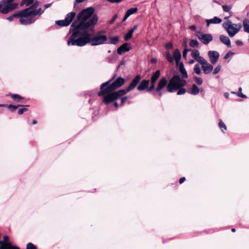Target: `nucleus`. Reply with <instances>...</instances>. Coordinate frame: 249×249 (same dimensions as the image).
I'll return each mask as SVG.
<instances>
[{"instance_id": "nucleus-1", "label": "nucleus", "mask_w": 249, "mask_h": 249, "mask_svg": "<svg viewBox=\"0 0 249 249\" xmlns=\"http://www.w3.org/2000/svg\"><path fill=\"white\" fill-rule=\"evenodd\" d=\"M94 8L88 7L82 10L78 14L76 20L71 24L70 33L72 34L68 40V45L84 46L87 43L91 46H97L107 43V36L102 35L104 31L97 32L95 35L91 37L89 32H94V28L98 20L97 15H93Z\"/></svg>"}, {"instance_id": "nucleus-2", "label": "nucleus", "mask_w": 249, "mask_h": 249, "mask_svg": "<svg viewBox=\"0 0 249 249\" xmlns=\"http://www.w3.org/2000/svg\"><path fill=\"white\" fill-rule=\"evenodd\" d=\"M116 76L115 74L109 80L102 83L100 86V90L98 93V96L103 97V102L106 105L113 102L121 96L134 90L142 79V76L140 74H137L132 79L126 89L115 91L124 85L125 82V80L124 78L119 77L115 79Z\"/></svg>"}, {"instance_id": "nucleus-3", "label": "nucleus", "mask_w": 249, "mask_h": 249, "mask_svg": "<svg viewBox=\"0 0 249 249\" xmlns=\"http://www.w3.org/2000/svg\"><path fill=\"white\" fill-rule=\"evenodd\" d=\"M187 84V82L185 79H182L178 75H174L170 79L167 86V91L169 92H173L175 91L178 90L177 95H182L186 92V89L182 88Z\"/></svg>"}, {"instance_id": "nucleus-4", "label": "nucleus", "mask_w": 249, "mask_h": 249, "mask_svg": "<svg viewBox=\"0 0 249 249\" xmlns=\"http://www.w3.org/2000/svg\"><path fill=\"white\" fill-rule=\"evenodd\" d=\"M14 0H2L0 1V12L6 14L17 8L18 3H13Z\"/></svg>"}, {"instance_id": "nucleus-5", "label": "nucleus", "mask_w": 249, "mask_h": 249, "mask_svg": "<svg viewBox=\"0 0 249 249\" xmlns=\"http://www.w3.org/2000/svg\"><path fill=\"white\" fill-rule=\"evenodd\" d=\"M223 26L231 37L234 36L242 28L241 24H231V22L230 21L224 23Z\"/></svg>"}, {"instance_id": "nucleus-6", "label": "nucleus", "mask_w": 249, "mask_h": 249, "mask_svg": "<svg viewBox=\"0 0 249 249\" xmlns=\"http://www.w3.org/2000/svg\"><path fill=\"white\" fill-rule=\"evenodd\" d=\"M15 18H19V22L21 25H27L31 24L32 21L27 20V18L22 10H21L20 11H19L7 17L6 19L9 21H12Z\"/></svg>"}, {"instance_id": "nucleus-7", "label": "nucleus", "mask_w": 249, "mask_h": 249, "mask_svg": "<svg viewBox=\"0 0 249 249\" xmlns=\"http://www.w3.org/2000/svg\"><path fill=\"white\" fill-rule=\"evenodd\" d=\"M196 36L197 38L205 45L208 44L213 40V37L211 34H202L200 32L196 33Z\"/></svg>"}, {"instance_id": "nucleus-8", "label": "nucleus", "mask_w": 249, "mask_h": 249, "mask_svg": "<svg viewBox=\"0 0 249 249\" xmlns=\"http://www.w3.org/2000/svg\"><path fill=\"white\" fill-rule=\"evenodd\" d=\"M167 85L168 81L166 77H162L160 79L157 87L155 89V91L159 93L160 97H161L162 95L161 90L165 87H167Z\"/></svg>"}, {"instance_id": "nucleus-9", "label": "nucleus", "mask_w": 249, "mask_h": 249, "mask_svg": "<svg viewBox=\"0 0 249 249\" xmlns=\"http://www.w3.org/2000/svg\"><path fill=\"white\" fill-rule=\"evenodd\" d=\"M39 5V1L37 0L33 2V4L29 7L22 10L26 18L30 17V14H34L36 13L35 10L37 8Z\"/></svg>"}, {"instance_id": "nucleus-10", "label": "nucleus", "mask_w": 249, "mask_h": 249, "mask_svg": "<svg viewBox=\"0 0 249 249\" xmlns=\"http://www.w3.org/2000/svg\"><path fill=\"white\" fill-rule=\"evenodd\" d=\"M208 56L210 58V61L212 64H215L218 61L219 54L216 51H210L208 52Z\"/></svg>"}, {"instance_id": "nucleus-11", "label": "nucleus", "mask_w": 249, "mask_h": 249, "mask_svg": "<svg viewBox=\"0 0 249 249\" xmlns=\"http://www.w3.org/2000/svg\"><path fill=\"white\" fill-rule=\"evenodd\" d=\"M150 81L149 80L144 79L141 81L139 83V85L137 86V89L138 91H142L146 90L147 91L148 87L149 85Z\"/></svg>"}, {"instance_id": "nucleus-12", "label": "nucleus", "mask_w": 249, "mask_h": 249, "mask_svg": "<svg viewBox=\"0 0 249 249\" xmlns=\"http://www.w3.org/2000/svg\"><path fill=\"white\" fill-rule=\"evenodd\" d=\"M7 96H10L13 101L16 103H20L24 104L26 103V100L24 97L18 94H11L10 93Z\"/></svg>"}, {"instance_id": "nucleus-13", "label": "nucleus", "mask_w": 249, "mask_h": 249, "mask_svg": "<svg viewBox=\"0 0 249 249\" xmlns=\"http://www.w3.org/2000/svg\"><path fill=\"white\" fill-rule=\"evenodd\" d=\"M36 11V13L34 14H30V17L26 18L27 20H29L32 21L31 24L35 22V21L36 20V18H35V17L37 15H41L44 12V11L42 10V9L39 8L38 9H36L35 10Z\"/></svg>"}, {"instance_id": "nucleus-14", "label": "nucleus", "mask_w": 249, "mask_h": 249, "mask_svg": "<svg viewBox=\"0 0 249 249\" xmlns=\"http://www.w3.org/2000/svg\"><path fill=\"white\" fill-rule=\"evenodd\" d=\"M129 44L128 43H124L122 44L121 46H120L117 49V53L118 54L121 55L123 53L125 52H128L131 49L130 47H128V46Z\"/></svg>"}, {"instance_id": "nucleus-15", "label": "nucleus", "mask_w": 249, "mask_h": 249, "mask_svg": "<svg viewBox=\"0 0 249 249\" xmlns=\"http://www.w3.org/2000/svg\"><path fill=\"white\" fill-rule=\"evenodd\" d=\"M202 69L203 71V72L208 74L212 72L213 69V66L212 65L210 64L207 62L202 65Z\"/></svg>"}, {"instance_id": "nucleus-16", "label": "nucleus", "mask_w": 249, "mask_h": 249, "mask_svg": "<svg viewBox=\"0 0 249 249\" xmlns=\"http://www.w3.org/2000/svg\"><path fill=\"white\" fill-rule=\"evenodd\" d=\"M137 28H138V25H134L133 26V27L131 30H130L127 32V33H126L124 35V40L126 41H128V40H130L132 37V35H133V33L137 29Z\"/></svg>"}, {"instance_id": "nucleus-17", "label": "nucleus", "mask_w": 249, "mask_h": 249, "mask_svg": "<svg viewBox=\"0 0 249 249\" xmlns=\"http://www.w3.org/2000/svg\"><path fill=\"white\" fill-rule=\"evenodd\" d=\"M219 39L222 43L226 45L228 47L231 48V40L228 36L224 35H220L219 36Z\"/></svg>"}, {"instance_id": "nucleus-18", "label": "nucleus", "mask_w": 249, "mask_h": 249, "mask_svg": "<svg viewBox=\"0 0 249 249\" xmlns=\"http://www.w3.org/2000/svg\"><path fill=\"white\" fill-rule=\"evenodd\" d=\"M181 57V53L178 49H176L173 53V58L175 59L177 66H178Z\"/></svg>"}, {"instance_id": "nucleus-19", "label": "nucleus", "mask_w": 249, "mask_h": 249, "mask_svg": "<svg viewBox=\"0 0 249 249\" xmlns=\"http://www.w3.org/2000/svg\"><path fill=\"white\" fill-rule=\"evenodd\" d=\"M76 17V13L74 12H71L70 13H68L66 15L65 19L69 25H70L72 21L73 20L74 18Z\"/></svg>"}, {"instance_id": "nucleus-20", "label": "nucleus", "mask_w": 249, "mask_h": 249, "mask_svg": "<svg viewBox=\"0 0 249 249\" xmlns=\"http://www.w3.org/2000/svg\"><path fill=\"white\" fill-rule=\"evenodd\" d=\"M9 238L7 235H4L3 237V240L0 241V248L1 247H3V248H6L9 245H11L12 244L10 242H9Z\"/></svg>"}, {"instance_id": "nucleus-21", "label": "nucleus", "mask_w": 249, "mask_h": 249, "mask_svg": "<svg viewBox=\"0 0 249 249\" xmlns=\"http://www.w3.org/2000/svg\"><path fill=\"white\" fill-rule=\"evenodd\" d=\"M179 71L182 75V78L186 79L188 78L187 72L184 68V64L182 62L179 63Z\"/></svg>"}, {"instance_id": "nucleus-22", "label": "nucleus", "mask_w": 249, "mask_h": 249, "mask_svg": "<svg viewBox=\"0 0 249 249\" xmlns=\"http://www.w3.org/2000/svg\"><path fill=\"white\" fill-rule=\"evenodd\" d=\"M222 21V19L217 17H214L213 19L207 20V26H209L211 23H220Z\"/></svg>"}, {"instance_id": "nucleus-23", "label": "nucleus", "mask_w": 249, "mask_h": 249, "mask_svg": "<svg viewBox=\"0 0 249 249\" xmlns=\"http://www.w3.org/2000/svg\"><path fill=\"white\" fill-rule=\"evenodd\" d=\"M160 70H157L154 73H153L151 77L150 81H153L156 82L160 76Z\"/></svg>"}, {"instance_id": "nucleus-24", "label": "nucleus", "mask_w": 249, "mask_h": 249, "mask_svg": "<svg viewBox=\"0 0 249 249\" xmlns=\"http://www.w3.org/2000/svg\"><path fill=\"white\" fill-rule=\"evenodd\" d=\"M200 89L196 84H193L191 91L189 92L192 95H197L199 92Z\"/></svg>"}, {"instance_id": "nucleus-25", "label": "nucleus", "mask_w": 249, "mask_h": 249, "mask_svg": "<svg viewBox=\"0 0 249 249\" xmlns=\"http://www.w3.org/2000/svg\"><path fill=\"white\" fill-rule=\"evenodd\" d=\"M4 107H7L11 111L14 112L15 111L18 107H23V105H18L17 106L13 105H6L5 104Z\"/></svg>"}, {"instance_id": "nucleus-26", "label": "nucleus", "mask_w": 249, "mask_h": 249, "mask_svg": "<svg viewBox=\"0 0 249 249\" xmlns=\"http://www.w3.org/2000/svg\"><path fill=\"white\" fill-rule=\"evenodd\" d=\"M243 25L244 31L249 33V20L248 19H244L243 21Z\"/></svg>"}, {"instance_id": "nucleus-27", "label": "nucleus", "mask_w": 249, "mask_h": 249, "mask_svg": "<svg viewBox=\"0 0 249 249\" xmlns=\"http://www.w3.org/2000/svg\"><path fill=\"white\" fill-rule=\"evenodd\" d=\"M55 23L61 27L68 26L69 25L65 19L64 20H57L55 21Z\"/></svg>"}, {"instance_id": "nucleus-28", "label": "nucleus", "mask_w": 249, "mask_h": 249, "mask_svg": "<svg viewBox=\"0 0 249 249\" xmlns=\"http://www.w3.org/2000/svg\"><path fill=\"white\" fill-rule=\"evenodd\" d=\"M218 126L223 132H225V131L227 130V126L226 124L221 119L219 120Z\"/></svg>"}, {"instance_id": "nucleus-29", "label": "nucleus", "mask_w": 249, "mask_h": 249, "mask_svg": "<svg viewBox=\"0 0 249 249\" xmlns=\"http://www.w3.org/2000/svg\"><path fill=\"white\" fill-rule=\"evenodd\" d=\"M138 10V9L137 7L135 8H131L127 10L126 12V14H127V16H128L129 17L133 14L136 13Z\"/></svg>"}, {"instance_id": "nucleus-30", "label": "nucleus", "mask_w": 249, "mask_h": 249, "mask_svg": "<svg viewBox=\"0 0 249 249\" xmlns=\"http://www.w3.org/2000/svg\"><path fill=\"white\" fill-rule=\"evenodd\" d=\"M109 38L111 39V41L109 43L113 44H116L119 41V37L118 36H110Z\"/></svg>"}, {"instance_id": "nucleus-31", "label": "nucleus", "mask_w": 249, "mask_h": 249, "mask_svg": "<svg viewBox=\"0 0 249 249\" xmlns=\"http://www.w3.org/2000/svg\"><path fill=\"white\" fill-rule=\"evenodd\" d=\"M34 2V0H22L20 2V5L21 6L25 5L26 6H28L31 4H32Z\"/></svg>"}, {"instance_id": "nucleus-32", "label": "nucleus", "mask_w": 249, "mask_h": 249, "mask_svg": "<svg viewBox=\"0 0 249 249\" xmlns=\"http://www.w3.org/2000/svg\"><path fill=\"white\" fill-rule=\"evenodd\" d=\"M166 58L170 63H173L174 58L169 51L165 52Z\"/></svg>"}, {"instance_id": "nucleus-33", "label": "nucleus", "mask_w": 249, "mask_h": 249, "mask_svg": "<svg viewBox=\"0 0 249 249\" xmlns=\"http://www.w3.org/2000/svg\"><path fill=\"white\" fill-rule=\"evenodd\" d=\"M155 84L156 82L153 81H150V86L149 87H148L147 92H151L154 89L155 90L156 88H155Z\"/></svg>"}, {"instance_id": "nucleus-34", "label": "nucleus", "mask_w": 249, "mask_h": 249, "mask_svg": "<svg viewBox=\"0 0 249 249\" xmlns=\"http://www.w3.org/2000/svg\"><path fill=\"white\" fill-rule=\"evenodd\" d=\"M191 56L196 60L200 56L199 51L197 50H194L191 53Z\"/></svg>"}, {"instance_id": "nucleus-35", "label": "nucleus", "mask_w": 249, "mask_h": 249, "mask_svg": "<svg viewBox=\"0 0 249 249\" xmlns=\"http://www.w3.org/2000/svg\"><path fill=\"white\" fill-rule=\"evenodd\" d=\"M190 46L192 47H197L199 45L198 42L196 40L192 39L190 42Z\"/></svg>"}, {"instance_id": "nucleus-36", "label": "nucleus", "mask_w": 249, "mask_h": 249, "mask_svg": "<svg viewBox=\"0 0 249 249\" xmlns=\"http://www.w3.org/2000/svg\"><path fill=\"white\" fill-rule=\"evenodd\" d=\"M242 88H239V89H238V91L237 92H236V93L233 92V93L236 94L237 95V96L240 97H242L243 98H247V96L246 95L242 93Z\"/></svg>"}, {"instance_id": "nucleus-37", "label": "nucleus", "mask_w": 249, "mask_h": 249, "mask_svg": "<svg viewBox=\"0 0 249 249\" xmlns=\"http://www.w3.org/2000/svg\"><path fill=\"white\" fill-rule=\"evenodd\" d=\"M120 98L121 99V103H120V106L123 107V106H124V104H125L126 101L128 99V97L127 96H121Z\"/></svg>"}, {"instance_id": "nucleus-38", "label": "nucleus", "mask_w": 249, "mask_h": 249, "mask_svg": "<svg viewBox=\"0 0 249 249\" xmlns=\"http://www.w3.org/2000/svg\"><path fill=\"white\" fill-rule=\"evenodd\" d=\"M194 80L198 85H201L203 83V80L201 77L194 76Z\"/></svg>"}, {"instance_id": "nucleus-39", "label": "nucleus", "mask_w": 249, "mask_h": 249, "mask_svg": "<svg viewBox=\"0 0 249 249\" xmlns=\"http://www.w3.org/2000/svg\"><path fill=\"white\" fill-rule=\"evenodd\" d=\"M194 70L195 73L197 74H200L201 73V70L199 68L198 64H196L194 66Z\"/></svg>"}, {"instance_id": "nucleus-40", "label": "nucleus", "mask_w": 249, "mask_h": 249, "mask_svg": "<svg viewBox=\"0 0 249 249\" xmlns=\"http://www.w3.org/2000/svg\"><path fill=\"white\" fill-rule=\"evenodd\" d=\"M197 62L200 63L202 65L206 63L207 61L203 57L199 56L196 60Z\"/></svg>"}, {"instance_id": "nucleus-41", "label": "nucleus", "mask_w": 249, "mask_h": 249, "mask_svg": "<svg viewBox=\"0 0 249 249\" xmlns=\"http://www.w3.org/2000/svg\"><path fill=\"white\" fill-rule=\"evenodd\" d=\"M0 249H20V248L18 246H14L12 245V244H11V245H9L6 248L1 247Z\"/></svg>"}, {"instance_id": "nucleus-42", "label": "nucleus", "mask_w": 249, "mask_h": 249, "mask_svg": "<svg viewBox=\"0 0 249 249\" xmlns=\"http://www.w3.org/2000/svg\"><path fill=\"white\" fill-rule=\"evenodd\" d=\"M26 249H37V248L33 243H28L26 245Z\"/></svg>"}, {"instance_id": "nucleus-43", "label": "nucleus", "mask_w": 249, "mask_h": 249, "mask_svg": "<svg viewBox=\"0 0 249 249\" xmlns=\"http://www.w3.org/2000/svg\"><path fill=\"white\" fill-rule=\"evenodd\" d=\"M222 8L224 12H229L231 8V7L227 5H224L222 6Z\"/></svg>"}, {"instance_id": "nucleus-44", "label": "nucleus", "mask_w": 249, "mask_h": 249, "mask_svg": "<svg viewBox=\"0 0 249 249\" xmlns=\"http://www.w3.org/2000/svg\"><path fill=\"white\" fill-rule=\"evenodd\" d=\"M28 110V109L25 107L21 108L18 109V113L19 115L22 114L24 112L27 111Z\"/></svg>"}, {"instance_id": "nucleus-45", "label": "nucleus", "mask_w": 249, "mask_h": 249, "mask_svg": "<svg viewBox=\"0 0 249 249\" xmlns=\"http://www.w3.org/2000/svg\"><path fill=\"white\" fill-rule=\"evenodd\" d=\"M233 54H234V53H232L231 51H230L225 55V56L224 57V59H227Z\"/></svg>"}, {"instance_id": "nucleus-46", "label": "nucleus", "mask_w": 249, "mask_h": 249, "mask_svg": "<svg viewBox=\"0 0 249 249\" xmlns=\"http://www.w3.org/2000/svg\"><path fill=\"white\" fill-rule=\"evenodd\" d=\"M165 47L167 49H172L173 48V43L171 42H169L165 44Z\"/></svg>"}, {"instance_id": "nucleus-47", "label": "nucleus", "mask_w": 249, "mask_h": 249, "mask_svg": "<svg viewBox=\"0 0 249 249\" xmlns=\"http://www.w3.org/2000/svg\"><path fill=\"white\" fill-rule=\"evenodd\" d=\"M221 69V66L220 65H218L217 66L214 70L213 71V74H217L220 70Z\"/></svg>"}, {"instance_id": "nucleus-48", "label": "nucleus", "mask_w": 249, "mask_h": 249, "mask_svg": "<svg viewBox=\"0 0 249 249\" xmlns=\"http://www.w3.org/2000/svg\"><path fill=\"white\" fill-rule=\"evenodd\" d=\"M118 18V15L117 14H115L114 15V16L111 19V20H110L109 21V24H112L114 23V22L115 21V20L117 19V18Z\"/></svg>"}, {"instance_id": "nucleus-49", "label": "nucleus", "mask_w": 249, "mask_h": 249, "mask_svg": "<svg viewBox=\"0 0 249 249\" xmlns=\"http://www.w3.org/2000/svg\"><path fill=\"white\" fill-rule=\"evenodd\" d=\"M123 0H107V1L108 2H110L112 3H119L122 2Z\"/></svg>"}, {"instance_id": "nucleus-50", "label": "nucleus", "mask_w": 249, "mask_h": 249, "mask_svg": "<svg viewBox=\"0 0 249 249\" xmlns=\"http://www.w3.org/2000/svg\"><path fill=\"white\" fill-rule=\"evenodd\" d=\"M189 51H190V50H188V49H185L184 50V51L183 52V57L184 58H185V59L186 58L187 53Z\"/></svg>"}, {"instance_id": "nucleus-51", "label": "nucleus", "mask_w": 249, "mask_h": 249, "mask_svg": "<svg viewBox=\"0 0 249 249\" xmlns=\"http://www.w3.org/2000/svg\"><path fill=\"white\" fill-rule=\"evenodd\" d=\"M189 28L190 29H191V30L194 31H196V26L194 25L190 26Z\"/></svg>"}, {"instance_id": "nucleus-52", "label": "nucleus", "mask_w": 249, "mask_h": 249, "mask_svg": "<svg viewBox=\"0 0 249 249\" xmlns=\"http://www.w3.org/2000/svg\"><path fill=\"white\" fill-rule=\"evenodd\" d=\"M186 180V178L185 177L181 178L179 180V183L180 184L183 183Z\"/></svg>"}, {"instance_id": "nucleus-53", "label": "nucleus", "mask_w": 249, "mask_h": 249, "mask_svg": "<svg viewBox=\"0 0 249 249\" xmlns=\"http://www.w3.org/2000/svg\"><path fill=\"white\" fill-rule=\"evenodd\" d=\"M235 43L238 46H242L243 45L242 42L239 40H236Z\"/></svg>"}, {"instance_id": "nucleus-54", "label": "nucleus", "mask_w": 249, "mask_h": 249, "mask_svg": "<svg viewBox=\"0 0 249 249\" xmlns=\"http://www.w3.org/2000/svg\"><path fill=\"white\" fill-rule=\"evenodd\" d=\"M157 59H156V58H152L151 59V61H150V62H151V63L152 64H155V63H156L157 62Z\"/></svg>"}, {"instance_id": "nucleus-55", "label": "nucleus", "mask_w": 249, "mask_h": 249, "mask_svg": "<svg viewBox=\"0 0 249 249\" xmlns=\"http://www.w3.org/2000/svg\"><path fill=\"white\" fill-rule=\"evenodd\" d=\"M128 17H129V16H127V14L125 13V16H124L122 21L123 22L125 21Z\"/></svg>"}, {"instance_id": "nucleus-56", "label": "nucleus", "mask_w": 249, "mask_h": 249, "mask_svg": "<svg viewBox=\"0 0 249 249\" xmlns=\"http://www.w3.org/2000/svg\"><path fill=\"white\" fill-rule=\"evenodd\" d=\"M52 3H48V4H45L44 6V7H45V8H49V7H50L51 6V5H52Z\"/></svg>"}, {"instance_id": "nucleus-57", "label": "nucleus", "mask_w": 249, "mask_h": 249, "mask_svg": "<svg viewBox=\"0 0 249 249\" xmlns=\"http://www.w3.org/2000/svg\"><path fill=\"white\" fill-rule=\"evenodd\" d=\"M114 106L115 107V108H118L119 105V104H118L117 102H115L114 103Z\"/></svg>"}, {"instance_id": "nucleus-58", "label": "nucleus", "mask_w": 249, "mask_h": 249, "mask_svg": "<svg viewBox=\"0 0 249 249\" xmlns=\"http://www.w3.org/2000/svg\"><path fill=\"white\" fill-rule=\"evenodd\" d=\"M194 62H195V60L194 59H191V60H190L189 61V63L190 64H192L194 63Z\"/></svg>"}, {"instance_id": "nucleus-59", "label": "nucleus", "mask_w": 249, "mask_h": 249, "mask_svg": "<svg viewBox=\"0 0 249 249\" xmlns=\"http://www.w3.org/2000/svg\"><path fill=\"white\" fill-rule=\"evenodd\" d=\"M36 123H37V121L36 120H33V121H32V124H35Z\"/></svg>"}, {"instance_id": "nucleus-60", "label": "nucleus", "mask_w": 249, "mask_h": 249, "mask_svg": "<svg viewBox=\"0 0 249 249\" xmlns=\"http://www.w3.org/2000/svg\"><path fill=\"white\" fill-rule=\"evenodd\" d=\"M231 231H232V232H235L236 230H235V229H234V228H232V229H231Z\"/></svg>"}, {"instance_id": "nucleus-61", "label": "nucleus", "mask_w": 249, "mask_h": 249, "mask_svg": "<svg viewBox=\"0 0 249 249\" xmlns=\"http://www.w3.org/2000/svg\"><path fill=\"white\" fill-rule=\"evenodd\" d=\"M230 15L229 17H225V19H227L228 18H229L230 17H231V16H232V14H231L230 13Z\"/></svg>"}, {"instance_id": "nucleus-62", "label": "nucleus", "mask_w": 249, "mask_h": 249, "mask_svg": "<svg viewBox=\"0 0 249 249\" xmlns=\"http://www.w3.org/2000/svg\"><path fill=\"white\" fill-rule=\"evenodd\" d=\"M4 106H5V104H0V107H4Z\"/></svg>"}, {"instance_id": "nucleus-63", "label": "nucleus", "mask_w": 249, "mask_h": 249, "mask_svg": "<svg viewBox=\"0 0 249 249\" xmlns=\"http://www.w3.org/2000/svg\"><path fill=\"white\" fill-rule=\"evenodd\" d=\"M110 52H111V51H108V53H110Z\"/></svg>"}]
</instances>
